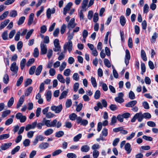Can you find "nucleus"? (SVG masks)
<instances>
[{"label":"nucleus","instance_id":"f257e3e1","mask_svg":"<svg viewBox=\"0 0 158 158\" xmlns=\"http://www.w3.org/2000/svg\"><path fill=\"white\" fill-rule=\"evenodd\" d=\"M151 118V115L148 112H145L143 114L140 112L136 113L132 118L131 122L132 123L135 122L136 119H137L139 122H141L143 118L145 119H150Z\"/></svg>","mask_w":158,"mask_h":158},{"label":"nucleus","instance_id":"f03ea898","mask_svg":"<svg viewBox=\"0 0 158 158\" xmlns=\"http://www.w3.org/2000/svg\"><path fill=\"white\" fill-rule=\"evenodd\" d=\"M63 48L64 52H66L67 50L70 53L73 49V43L71 40L68 41V42L65 43L63 46Z\"/></svg>","mask_w":158,"mask_h":158},{"label":"nucleus","instance_id":"7ed1b4c3","mask_svg":"<svg viewBox=\"0 0 158 158\" xmlns=\"http://www.w3.org/2000/svg\"><path fill=\"white\" fill-rule=\"evenodd\" d=\"M55 48H53L54 51L55 52L59 51L61 50V46L60 44L59 41L58 39H56L53 42Z\"/></svg>","mask_w":158,"mask_h":158},{"label":"nucleus","instance_id":"20e7f679","mask_svg":"<svg viewBox=\"0 0 158 158\" xmlns=\"http://www.w3.org/2000/svg\"><path fill=\"white\" fill-rule=\"evenodd\" d=\"M63 107L61 104L57 106H53L51 107V110L52 111H54L56 113H60Z\"/></svg>","mask_w":158,"mask_h":158},{"label":"nucleus","instance_id":"39448f33","mask_svg":"<svg viewBox=\"0 0 158 158\" xmlns=\"http://www.w3.org/2000/svg\"><path fill=\"white\" fill-rule=\"evenodd\" d=\"M40 47L41 48V54L44 55L46 54L48 50L46 44L42 42L40 44Z\"/></svg>","mask_w":158,"mask_h":158},{"label":"nucleus","instance_id":"423d86ee","mask_svg":"<svg viewBox=\"0 0 158 158\" xmlns=\"http://www.w3.org/2000/svg\"><path fill=\"white\" fill-rule=\"evenodd\" d=\"M77 24L75 23V19L74 18H72L68 24L67 27L69 30H70L76 26Z\"/></svg>","mask_w":158,"mask_h":158},{"label":"nucleus","instance_id":"0eeeda50","mask_svg":"<svg viewBox=\"0 0 158 158\" xmlns=\"http://www.w3.org/2000/svg\"><path fill=\"white\" fill-rule=\"evenodd\" d=\"M56 9L55 8H52L51 9L50 8H48L47 10L46 15L48 19H49L51 17V14H53L55 13Z\"/></svg>","mask_w":158,"mask_h":158},{"label":"nucleus","instance_id":"6e6552de","mask_svg":"<svg viewBox=\"0 0 158 158\" xmlns=\"http://www.w3.org/2000/svg\"><path fill=\"white\" fill-rule=\"evenodd\" d=\"M37 123L36 121L32 123L31 124H28L25 127V130L28 131L30 129H34L36 127Z\"/></svg>","mask_w":158,"mask_h":158},{"label":"nucleus","instance_id":"1a4fd4ad","mask_svg":"<svg viewBox=\"0 0 158 158\" xmlns=\"http://www.w3.org/2000/svg\"><path fill=\"white\" fill-rule=\"evenodd\" d=\"M19 69V67L16 65V63L13 62L11 65L10 69L11 71L14 72L15 74L17 73Z\"/></svg>","mask_w":158,"mask_h":158},{"label":"nucleus","instance_id":"9d476101","mask_svg":"<svg viewBox=\"0 0 158 158\" xmlns=\"http://www.w3.org/2000/svg\"><path fill=\"white\" fill-rule=\"evenodd\" d=\"M73 5V3L72 2H69L65 6L63 9V14L64 15H66L67 12L69 11L71 8V7Z\"/></svg>","mask_w":158,"mask_h":158},{"label":"nucleus","instance_id":"9b49d317","mask_svg":"<svg viewBox=\"0 0 158 158\" xmlns=\"http://www.w3.org/2000/svg\"><path fill=\"white\" fill-rule=\"evenodd\" d=\"M131 56L129 51L128 49L126 50L125 62L127 65L129 63V61L130 59Z\"/></svg>","mask_w":158,"mask_h":158},{"label":"nucleus","instance_id":"f8f14e48","mask_svg":"<svg viewBox=\"0 0 158 158\" xmlns=\"http://www.w3.org/2000/svg\"><path fill=\"white\" fill-rule=\"evenodd\" d=\"M137 103V102L136 100H133L125 104V106L127 107H132L134 106Z\"/></svg>","mask_w":158,"mask_h":158},{"label":"nucleus","instance_id":"ddd939ff","mask_svg":"<svg viewBox=\"0 0 158 158\" xmlns=\"http://www.w3.org/2000/svg\"><path fill=\"white\" fill-rule=\"evenodd\" d=\"M49 144L47 142H42L40 143L39 146L40 148L41 149H45L48 147Z\"/></svg>","mask_w":158,"mask_h":158},{"label":"nucleus","instance_id":"4468645a","mask_svg":"<svg viewBox=\"0 0 158 158\" xmlns=\"http://www.w3.org/2000/svg\"><path fill=\"white\" fill-rule=\"evenodd\" d=\"M12 144L11 143H5L1 145L0 148L2 150H4L9 148L11 146Z\"/></svg>","mask_w":158,"mask_h":158},{"label":"nucleus","instance_id":"2eb2a0df","mask_svg":"<svg viewBox=\"0 0 158 158\" xmlns=\"http://www.w3.org/2000/svg\"><path fill=\"white\" fill-rule=\"evenodd\" d=\"M10 22L9 19H6L2 22L0 24V30L4 28Z\"/></svg>","mask_w":158,"mask_h":158},{"label":"nucleus","instance_id":"dca6fc26","mask_svg":"<svg viewBox=\"0 0 158 158\" xmlns=\"http://www.w3.org/2000/svg\"><path fill=\"white\" fill-rule=\"evenodd\" d=\"M89 0H83L81 4V8L82 10L84 11H86L87 8L86 7L87 6Z\"/></svg>","mask_w":158,"mask_h":158},{"label":"nucleus","instance_id":"f3484780","mask_svg":"<svg viewBox=\"0 0 158 158\" xmlns=\"http://www.w3.org/2000/svg\"><path fill=\"white\" fill-rule=\"evenodd\" d=\"M124 148L127 154H129L131 152L132 149L130 143H127L124 146Z\"/></svg>","mask_w":158,"mask_h":158},{"label":"nucleus","instance_id":"a211bd4d","mask_svg":"<svg viewBox=\"0 0 158 158\" xmlns=\"http://www.w3.org/2000/svg\"><path fill=\"white\" fill-rule=\"evenodd\" d=\"M90 147L88 145H84L81 148V151L82 152H87L90 150Z\"/></svg>","mask_w":158,"mask_h":158},{"label":"nucleus","instance_id":"6ab92c4d","mask_svg":"<svg viewBox=\"0 0 158 158\" xmlns=\"http://www.w3.org/2000/svg\"><path fill=\"white\" fill-rule=\"evenodd\" d=\"M34 16V15L33 13H31L29 16L27 23L29 26H30L33 22Z\"/></svg>","mask_w":158,"mask_h":158},{"label":"nucleus","instance_id":"aec40b11","mask_svg":"<svg viewBox=\"0 0 158 158\" xmlns=\"http://www.w3.org/2000/svg\"><path fill=\"white\" fill-rule=\"evenodd\" d=\"M33 89V87L32 86H30L27 88L25 92L24 95L26 96H28L31 93Z\"/></svg>","mask_w":158,"mask_h":158},{"label":"nucleus","instance_id":"412c9836","mask_svg":"<svg viewBox=\"0 0 158 158\" xmlns=\"http://www.w3.org/2000/svg\"><path fill=\"white\" fill-rule=\"evenodd\" d=\"M47 101L48 102L50 101L52 98V92L51 91H48L45 95Z\"/></svg>","mask_w":158,"mask_h":158},{"label":"nucleus","instance_id":"4be33fe9","mask_svg":"<svg viewBox=\"0 0 158 158\" xmlns=\"http://www.w3.org/2000/svg\"><path fill=\"white\" fill-rule=\"evenodd\" d=\"M42 123L44 125H46L48 127H50L51 122L50 120H47L45 118H43Z\"/></svg>","mask_w":158,"mask_h":158},{"label":"nucleus","instance_id":"5701e85b","mask_svg":"<svg viewBox=\"0 0 158 158\" xmlns=\"http://www.w3.org/2000/svg\"><path fill=\"white\" fill-rule=\"evenodd\" d=\"M57 79L61 83H64L65 81V80L61 74H58L57 77Z\"/></svg>","mask_w":158,"mask_h":158},{"label":"nucleus","instance_id":"b1692460","mask_svg":"<svg viewBox=\"0 0 158 158\" xmlns=\"http://www.w3.org/2000/svg\"><path fill=\"white\" fill-rule=\"evenodd\" d=\"M120 22L121 25L123 26L125 25L126 23V19L124 16L122 15L120 18Z\"/></svg>","mask_w":158,"mask_h":158},{"label":"nucleus","instance_id":"393cba45","mask_svg":"<svg viewBox=\"0 0 158 158\" xmlns=\"http://www.w3.org/2000/svg\"><path fill=\"white\" fill-rule=\"evenodd\" d=\"M54 131L52 128H49L44 131V134L46 136H48L52 134L53 132Z\"/></svg>","mask_w":158,"mask_h":158},{"label":"nucleus","instance_id":"a878e982","mask_svg":"<svg viewBox=\"0 0 158 158\" xmlns=\"http://www.w3.org/2000/svg\"><path fill=\"white\" fill-rule=\"evenodd\" d=\"M42 69L43 66L42 65H40L39 66L36 70L35 74L37 76L39 75L40 74Z\"/></svg>","mask_w":158,"mask_h":158},{"label":"nucleus","instance_id":"bb28decb","mask_svg":"<svg viewBox=\"0 0 158 158\" xmlns=\"http://www.w3.org/2000/svg\"><path fill=\"white\" fill-rule=\"evenodd\" d=\"M141 58L143 61H147V58L146 56V54L145 51L143 49H142L141 50Z\"/></svg>","mask_w":158,"mask_h":158},{"label":"nucleus","instance_id":"cd10ccee","mask_svg":"<svg viewBox=\"0 0 158 158\" xmlns=\"http://www.w3.org/2000/svg\"><path fill=\"white\" fill-rule=\"evenodd\" d=\"M9 12L7 11L4 12L3 14L0 16V20H2L6 17L8 15Z\"/></svg>","mask_w":158,"mask_h":158},{"label":"nucleus","instance_id":"c85d7f7f","mask_svg":"<svg viewBox=\"0 0 158 158\" xmlns=\"http://www.w3.org/2000/svg\"><path fill=\"white\" fill-rule=\"evenodd\" d=\"M68 93V91L66 90L64 91L61 94L59 97V99H62L65 98Z\"/></svg>","mask_w":158,"mask_h":158},{"label":"nucleus","instance_id":"c756f323","mask_svg":"<svg viewBox=\"0 0 158 158\" xmlns=\"http://www.w3.org/2000/svg\"><path fill=\"white\" fill-rule=\"evenodd\" d=\"M103 108V106L102 105L100 102H98L97 103V106H95L94 107V109L95 110L97 111L98 110L99 108H100L101 109H102Z\"/></svg>","mask_w":158,"mask_h":158},{"label":"nucleus","instance_id":"7c9ffc66","mask_svg":"<svg viewBox=\"0 0 158 158\" xmlns=\"http://www.w3.org/2000/svg\"><path fill=\"white\" fill-rule=\"evenodd\" d=\"M17 15V13L16 11L12 10L10 11L9 13V16L11 17H15Z\"/></svg>","mask_w":158,"mask_h":158},{"label":"nucleus","instance_id":"2f4dec72","mask_svg":"<svg viewBox=\"0 0 158 158\" xmlns=\"http://www.w3.org/2000/svg\"><path fill=\"white\" fill-rule=\"evenodd\" d=\"M64 132L62 131H60L56 132L55 136L56 137L60 138L64 135Z\"/></svg>","mask_w":158,"mask_h":158},{"label":"nucleus","instance_id":"473e14b6","mask_svg":"<svg viewBox=\"0 0 158 158\" xmlns=\"http://www.w3.org/2000/svg\"><path fill=\"white\" fill-rule=\"evenodd\" d=\"M36 69V67L35 65L32 66L30 69L29 73L30 75H33L35 73Z\"/></svg>","mask_w":158,"mask_h":158},{"label":"nucleus","instance_id":"72a5a7b5","mask_svg":"<svg viewBox=\"0 0 158 158\" xmlns=\"http://www.w3.org/2000/svg\"><path fill=\"white\" fill-rule=\"evenodd\" d=\"M91 81L93 86L94 87H96L97 86V84L95 78L93 77H91Z\"/></svg>","mask_w":158,"mask_h":158},{"label":"nucleus","instance_id":"f704fd0d","mask_svg":"<svg viewBox=\"0 0 158 158\" xmlns=\"http://www.w3.org/2000/svg\"><path fill=\"white\" fill-rule=\"evenodd\" d=\"M32 82V80L30 78L27 79L24 82V86L27 87L28 85H31Z\"/></svg>","mask_w":158,"mask_h":158},{"label":"nucleus","instance_id":"c9c22d12","mask_svg":"<svg viewBox=\"0 0 158 158\" xmlns=\"http://www.w3.org/2000/svg\"><path fill=\"white\" fill-rule=\"evenodd\" d=\"M35 61V59L33 58L29 59L27 61L26 64V65L27 67H29Z\"/></svg>","mask_w":158,"mask_h":158},{"label":"nucleus","instance_id":"e433bc0d","mask_svg":"<svg viewBox=\"0 0 158 158\" xmlns=\"http://www.w3.org/2000/svg\"><path fill=\"white\" fill-rule=\"evenodd\" d=\"M66 63L65 62H63L61 65L60 66L59 68V70L61 72L63 71L64 69L65 68L66 66Z\"/></svg>","mask_w":158,"mask_h":158},{"label":"nucleus","instance_id":"4c0bfd02","mask_svg":"<svg viewBox=\"0 0 158 158\" xmlns=\"http://www.w3.org/2000/svg\"><path fill=\"white\" fill-rule=\"evenodd\" d=\"M117 118L114 115H113L111 119V122L110 123L111 125L115 124L117 122Z\"/></svg>","mask_w":158,"mask_h":158},{"label":"nucleus","instance_id":"58836bf2","mask_svg":"<svg viewBox=\"0 0 158 158\" xmlns=\"http://www.w3.org/2000/svg\"><path fill=\"white\" fill-rule=\"evenodd\" d=\"M39 51L37 48H35L34 50L33 56L35 57H37L39 55Z\"/></svg>","mask_w":158,"mask_h":158},{"label":"nucleus","instance_id":"ea45409f","mask_svg":"<svg viewBox=\"0 0 158 158\" xmlns=\"http://www.w3.org/2000/svg\"><path fill=\"white\" fill-rule=\"evenodd\" d=\"M82 137V134H79L76 136L74 137L73 140L74 142H77Z\"/></svg>","mask_w":158,"mask_h":158},{"label":"nucleus","instance_id":"a19ab883","mask_svg":"<svg viewBox=\"0 0 158 158\" xmlns=\"http://www.w3.org/2000/svg\"><path fill=\"white\" fill-rule=\"evenodd\" d=\"M77 117V116L75 114L73 113L69 115V118L71 120L74 121L76 119Z\"/></svg>","mask_w":158,"mask_h":158},{"label":"nucleus","instance_id":"79ce46f5","mask_svg":"<svg viewBox=\"0 0 158 158\" xmlns=\"http://www.w3.org/2000/svg\"><path fill=\"white\" fill-rule=\"evenodd\" d=\"M72 102L70 99H68L65 103V106L67 108L70 107L72 105Z\"/></svg>","mask_w":158,"mask_h":158},{"label":"nucleus","instance_id":"37998d69","mask_svg":"<svg viewBox=\"0 0 158 158\" xmlns=\"http://www.w3.org/2000/svg\"><path fill=\"white\" fill-rule=\"evenodd\" d=\"M101 95L100 92L99 90H97L95 92L94 97L96 99H98L100 97Z\"/></svg>","mask_w":158,"mask_h":158},{"label":"nucleus","instance_id":"c03bdc74","mask_svg":"<svg viewBox=\"0 0 158 158\" xmlns=\"http://www.w3.org/2000/svg\"><path fill=\"white\" fill-rule=\"evenodd\" d=\"M10 136L9 134H4L0 135V140L6 139L8 138Z\"/></svg>","mask_w":158,"mask_h":158},{"label":"nucleus","instance_id":"a18cd8bd","mask_svg":"<svg viewBox=\"0 0 158 158\" xmlns=\"http://www.w3.org/2000/svg\"><path fill=\"white\" fill-rule=\"evenodd\" d=\"M9 81V77L8 75L6 74L4 76L3 78V81L4 83L7 84Z\"/></svg>","mask_w":158,"mask_h":158},{"label":"nucleus","instance_id":"49530a36","mask_svg":"<svg viewBox=\"0 0 158 158\" xmlns=\"http://www.w3.org/2000/svg\"><path fill=\"white\" fill-rule=\"evenodd\" d=\"M34 31V30L33 29H31L27 33L25 37L26 39L27 40L29 38L32 33Z\"/></svg>","mask_w":158,"mask_h":158},{"label":"nucleus","instance_id":"de8ad7c7","mask_svg":"<svg viewBox=\"0 0 158 158\" xmlns=\"http://www.w3.org/2000/svg\"><path fill=\"white\" fill-rule=\"evenodd\" d=\"M141 70L142 71L141 74H143V73L145 72L146 67L144 63L141 62Z\"/></svg>","mask_w":158,"mask_h":158},{"label":"nucleus","instance_id":"09e8293b","mask_svg":"<svg viewBox=\"0 0 158 158\" xmlns=\"http://www.w3.org/2000/svg\"><path fill=\"white\" fill-rule=\"evenodd\" d=\"M67 157L68 158H76L77 156L74 153H68L67 155Z\"/></svg>","mask_w":158,"mask_h":158},{"label":"nucleus","instance_id":"8fccbe9b","mask_svg":"<svg viewBox=\"0 0 158 158\" xmlns=\"http://www.w3.org/2000/svg\"><path fill=\"white\" fill-rule=\"evenodd\" d=\"M14 102V98L13 97H11L9 100L7 106L8 107H11L13 104Z\"/></svg>","mask_w":158,"mask_h":158},{"label":"nucleus","instance_id":"3c124183","mask_svg":"<svg viewBox=\"0 0 158 158\" xmlns=\"http://www.w3.org/2000/svg\"><path fill=\"white\" fill-rule=\"evenodd\" d=\"M129 97L130 99L131 100H133L135 99V94L133 91H131L129 92Z\"/></svg>","mask_w":158,"mask_h":158},{"label":"nucleus","instance_id":"603ef678","mask_svg":"<svg viewBox=\"0 0 158 158\" xmlns=\"http://www.w3.org/2000/svg\"><path fill=\"white\" fill-rule=\"evenodd\" d=\"M104 62L105 65L107 67L110 68L111 67V64L108 59H105L104 60Z\"/></svg>","mask_w":158,"mask_h":158},{"label":"nucleus","instance_id":"864d4df0","mask_svg":"<svg viewBox=\"0 0 158 158\" xmlns=\"http://www.w3.org/2000/svg\"><path fill=\"white\" fill-rule=\"evenodd\" d=\"M114 100L116 102L120 103H122L124 102V100L123 98L116 97L114 98Z\"/></svg>","mask_w":158,"mask_h":158},{"label":"nucleus","instance_id":"5fc2aeb1","mask_svg":"<svg viewBox=\"0 0 158 158\" xmlns=\"http://www.w3.org/2000/svg\"><path fill=\"white\" fill-rule=\"evenodd\" d=\"M10 113V110H7L5 111L2 112V116L3 118H5Z\"/></svg>","mask_w":158,"mask_h":158},{"label":"nucleus","instance_id":"6e6d98bb","mask_svg":"<svg viewBox=\"0 0 158 158\" xmlns=\"http://www.w3.org/2000/svg\"><path fill=\"white\" fill-rule=\"evenodd\" d=\"M98 20V13L96 12L94 13L93 17V21L94 23L97 22Z\"/></svg>","mask_w":158,"mask_h":158},{"label":"nucleus","instance_id":"4d7b16f0","mask_svg":"<svg viewBox=\"0 0 158 158\" xmlns=\"http://www.w3.org/2000/svg\"><path fill=\"white\" fill-rule=\"evenodd\" d=\"M71 70L69 69H67L64 70V75L68 77L70 75Z\"/></svg>","mask_w":158,"mask_h":158},{"label":"nucleus","instance_id":"13d9d810","mask_svg":"<svg viewBox=\"0 0 158 158\" xmlns=\"http://www.w3.org/2000/svg\"><path fill=\"white\" fill-rule=\"evenodd\" d=\"M99 153L98 150H94L93 152V156L94 158H97L99 155Z\"/></svg>","mask_w":158,"mask_h":158},{"label":"nucleus","instance_id":"bf43d9fd","mask_svg":"<svg viewBox=\"0 0 158 158\" xmlns=\"http://www.w3.org/2000/svg\"><path fill=\"white\" fill-rule=\"evenodd\" d=\"M53 54V51L51 49L48 50L47 56L48 59H50L52 57Z\"/></svg>","mask_w":158,"mask_h":158},{"label":"nucleus","instance_id":"052dcab7","mask_svg":"<svg viewBox=\"0 0 158 158\" xmlns=\"http://www.w3.org/2000/svg\"><path fill=\"white\" fill-rule=\"evenodd\" d=\"M12 118H9L7 119L5 122V124L6 125L8 126L11 124L13 122Z\"/></svg>","mask_w":158,"mask_h":158},{"label":"nucleus","instance_id":"680f3d73","mask_svg":"<svg viewBox=\"0 0 158 158\" xmlns=\"http://www.w3.org/2000/svg\"><path fill=\"white\" fill-rule=\"evenodd\" d=\"M62 152V151L61 149L57 150L52 153V156H57L60 154Z\"/></svg>","mask_w":158,"mask_h":158},{"label":"nucleus","instance_id":"e2e57ef3","mask_svg":"<svg viewBox=\"0 0 158 158\" xmlns=\"http://www.w3.org/2000/svg\"><path fill=\"white\" fill-rule=\"evenodd\" d=\"M102 135L105 137L106 136L108 135V130L106 128H104L102 131Z\"/></svg>","mask_w":158,"mask_h":158},{"label":"nucleus","instance_id":"0e129e2a","mask_svg":"<svg viewBox=\"0 0 158 158\" xmlns=\"http://www.w3.org/2000/svg\"><path fill=\"white\" fill-rule=\"evenodd\" d=\"M149 9V7L148 5L147 4H145L143 6V12L147 13Z\"/></svg>","mask_w":158,"mask_h":158},{"label":"nucleus","instance_id":"69168bd1","mask_svg":"<svg viewBox=\"0 0 158 158\" xmlns=\"http://www.w3.org/2000/svg\"><path fill=\"white\" fill-rule=\"evenodd\" d=\"M66 27V26L65 24H64L62 25L60 29V32L62 34H63L65 32Z\"/></svg>","mask_w":158,"mask_h":158},{"label":"nucleus","instance_id":"338daca9","mask_svg":"<svg viewBox=\"0 0 158 158\" xmlns=\"http://www.w3.org/2000/svg\"><path fill=\"white\" fill-rule=\"evenodd\" d=\"M101 84L102 85V89L104 91H106L108 90V87L106 84L102 82Z\"/></svg>","mask_w":158,"mask_h":158},{"label":"nucleus","instance_id":"774afa93","mask_svg":"<svg viewBox=\"0 0 158 158\" xmlns=\"http://www.w3.org/2000/svg\"><path fill=\"white\" fill-rule=\"evenodd\" d=\"M8 36L7 31H6L4 32L2 35V37L4 40L7 39Z\"/></svg>","mask_w":158,"mask_h":158}]
</instances>
